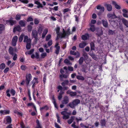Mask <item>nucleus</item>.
I'll list each match as a JSON object with an SVG mask.
<instances>
[{
    "label": "nucleus",
    "mask_w": 128,
    "mask_h": 128,
    "mask_svg": "<svg viewBox=\"0 0 128 128\" xmlns=\"http://www.w3.org/2000/svg\"><path fill=\"white\" fill-rule=\"evenodd\" d=\"M13 18L12 17H10L9 20H6V23L12 26L16 24V21L13 20Z\"/></svg>",
    "instance_id": "f257e3e1"
},
{
    "label": "nucleus",
    "mask_w": 128,
    "mask_h": 128,
    "mask_svg": "<svg viewBox=\"0 0 128 128\" xmlns=\"http://www.w3.org/2000/svg\"><path fill=\"white\" fill-rule=\"evenodd\" d=\"M32 36L35 38L36 40L37 41L38 40V32L36 30H32Z\"/></svg>",
    "instance_id": "f03ea898"
},
{
    "label": "nucleus",
    "mask_w": 128,
    "mask_h": 128,
    "mask_svg": "<svg viewBox=\"0 0 128 128\" xmlns=\"http://www.w3.org/2000/svg\"><path fill=\"white\" fill-rule=\"evenodd\" d=\"M32 78V76L30 74H29L26 75V82L27 86H28Z\"/></svg>",
    "instance_id": "7ed1b4c3"
},
{
    "label": "nucleus",
    "mask_w": 128,
    "mask_h": 128,
    "mask_svg": "<svg viewBox=\"0 0 128 128\" xmlns=\"http://www.w3.org/2000/svg\"><path fill=\"white\" fill-rule=\"evenodd\" d=\"M68 83L69 81L68 80H65L61 83V85L63 87V89L64 90H67L68 89V88L67 86H65L68 85Z\"/></svg>",
    "instance_id": "20e7f679"
},
{
    "label": "nucleus",
    "mask_w": 128,
    "mask_h": 128,
    "mask_svg": "<svg viewBox=\"0 0 128 128\" xmlns=\"http://www.w3.org/2000/svg\"><path fill=\"white\" fill-rule=\"evenodd\" d=\"M18 39V37L16 36L13 37L12 42V44L13 46H16Z\"/></svg>",
    "instance_id": "39448f33"
},
{
    "label": "nucleus",
    "mask_w": 128,
    "mask_h": 128,
    "mask_svg": "<svg viewBox=\"0 0 128 128\" xmlns=\"http://www.w3.org/2000/svg\"><path fill=\"white\" fill-rule=\"evenodd\" d=\"M69 102V99L68 97L66 96L64 98L63 100L62 101V104H66Z\"/></svg>",
    "instance_id": "423d86ee"
},
{
    "label": "nucleus",
    "mask_w": 128,
    "mask_h": 128,
    "mask_svg": "<svg viewBox=\"0 0 128 128\" xmlns=\"http://www.w3.org/2000/svg\"><path fill=\"white\" fill-rule=\"evenodd\" d=\"M31 40L30 38H29L27 36H24V42H26V44L31 42Z\"/></svg>",
    "instance_id": "0eeeda50"
},
{
    "label": "nucleus",
    "mask_w": 128,
    "mask_h": 128,
    "mask_svg": "<svg viewBox=\"0 0 128 128\" xmlns=\"http://www.w3.org/2000/svg\"><path fill=\"white\" fill-rule=\"evenodd\" d=\"M70 34V32L66 31L65 32L64 29H63V33L62 34L61 37L64 38L66 36H68Z\"/></svg>",
    "instance_id": "6e6552de"
},
{
    "label": "nucleus",
    "mask_w": 128,
    "mask_h": 128,
    "mask_svg": "<svg viewBox=\"0 0 128 128\" xmlns=\"http://www.w3.org/2000/svg\"><path fill=\"white\" fill-rule=\"evenodd\" d=\"M102 22L103 26L105 28H107L108 26V23L106 20H102Z\"/></svg>",
    "instance_id": "1a4fd4ad"
},
{
    "label": "nucleus",
    "mask_w": 128,
    "mask_h": 128,
    "mask_svg": "<svg viewBox=\"0 0 128 128\" xmlns=\"http://www.w3.org/2000/svg\"><path fill=\"white\" fill-rule=\"evenodd\" d=\"M107 16L109 18H117V17L114 13L113 14L109 13L107 14Z\"/></svg>",
    "instance_id": "9d476101"
},
{
    "label": "nucleus",
    "mask_w": 128,
    "mask_h": 128,
    "mask_svg": "<svg viewBox=\"0 0 128 128\" xmlns=\"http://www.w3.org/2000/svg\"><path fill=\"white\" fill-rule=\"evenodd\" d=\"M112 4L118 10H120L121 8L120 6L117 4L116 2L114 1L112 2Z\"/></svg>",
    "instance_id": "9b49d317"
},
{
    "label": "nucleus",
    "mask_w": 128,
    "mask_h": 128,
    "mask_svg": "<svg viewBox=\"0 0 128 128\" xmlns=\"http://www.w3.org/2000/svg\"><path fill=\"white\" fill-rule=\"evenodd\" d=\"M106 7L107 10L108 11H110L112 10V6L110 4H106L105 6Z\"/></svg>",
    "instance_id": "f8f14e48"
},
{
    "label": "nucleus",
    "mask_w": 128,
    "mask_h": 128,
    "mask_svg": "<svg viewBox=\"0 0 128 128\" xmlns=\"http://www.w3.org/2000/svg\"><path fill=\"white\" fill-rule=\"evenodd\" d=\"M34 3L37 4L38 6H37V8H42L43 7V6H42V4H41L38 1H35L34 2Z\"/></svg>",
    "instance_id": "ddd939ff"
},
{
    "label": "nucleus",
    "mask_w": 128,
    "mask_h": 128,
    "mask_svg": "<svg viewBox=\"0 0 128 128\" xmlns=\"http://www.w3.org/2000/svg\"><path fill=\"white\" fill-rule=\"evenodd\" d=\"M89 38V35L87 33L85 34L84 35L82 36V40H86Z\"/></svg>",
    "instance_id": "4468645a"
},
{
    "label": "nucleus",
    "mask_w": 128,
    "mask_h": 128,
    "mask_svg": "<svg viewBox=\"0 0 128 128\" xmlns=\"http://www.w3.org/2000/svg\"><path fill=\"white\" fill-rule=\"evenodd\" d=\"M19 24L21 27H24L25 26V21L20 20L19 22Z\"/></svg>",
    "instance_id": "2eb2a0df"
},
{
    "label": "nucleus",
    "mask_w": 128,
    "mask_h": 128,
    "mask_svg": "<svg viewBox=\"0 0 128 128\" xmlns=\"http://www.w3.org/2000/svg\"><path fill=\"white\" fill-rule=\"evenodd\" d=\"M48 32V30L47 28L45 29L44 30L42 35V38H44L45 37Z\"/></svg>",
    "instance_id": "dca6fc26"
},
{
    "label": "nucleus",
    "mask_w": 128,
    "mask_h": 128,
    "mask_svg": "<svg viewBox=\"0 0 128 128\" xmlns=\"http://www.w3.org/2000/svg\"><path fill=\"white\" fill-rule=\"evenodd\" d=\"M80 100L78 99H75L72 101L75 106H76L80 102Z\"/></svg>",
    "instance_id": "f3484780"
},
{
    "label": "nucleus",
    "mask_w": 128,
    "mask_h": 128,
    "mask_svg": "<svg viewBox=\"0 0 128 128\" xmlns=\"http://www.w3.org/2000/svg\"><path fill=\"white\" fill-rule=\"evenodd\" d=\"M8 52L10 54L13 55L14 54V49L12 47H10L9 49Z\"/></svg>",
    "instance_id": "a211bd4d"
},
{
    "label": "nucleus",
    "mask_w": 128,
    "mask_h": 128,
    "mask_svg": "<svg viewBox=\"0 0 128 128\" xmlns=\"http://www.w3.org/2000/svg\"><path fill=\"white\" fill-rule=\"evenodd\" d=\"M86 45V44L85 42H83L80 43L79 45V47L81 48H84Z\"/></svg>",
    "instance_id": "6ab92c4d"
},
{
    "label": "nucleus",
    "mask_w": 128,
    "mask_h": 128,
    "mask_svg": "<svg viewBox=\"0 0 128 128\" xmlns=\"http://www.w3.org/2000/svg\"><path fill=\"white\" fill-rule=\"evenodd\" d=\"M100 123L101 126H105L106 123V120L105 119L101 120L100 121Z\"/></svg>",
    "instance_id": "aec40b11"
},
{
    "label": "nucleus",
    "mask_w": 128,
    "mask_h": 128,
    "mask_svg": "<svg viewBox=\"0 0 128 128\" xmlns=\"http://www.w3.org/2000/svg\"><path fill=\"white\" fill-rule=\"evenodd\" d=\"M21 30V28L20 26H18L15 27L14 29V32H16V31L20 32Z\"/></svg>",
    "instance_id": "412c9836"
},
{
    "label": "nucleus",
    "mask_w": 128,
    "mask_h": 128,
    "mask_svg": "<svg viewBox=\"0 0 128 128\" xmlns=\"http://www.w3.org/2000/svg\"><path fill=\"white\" fill-rule=\"evenodd\" d=\"M10 112L8 110H1L0 112L3 114H8Z\"/></svg>",
    "instance_id": "4be33fe9"
},
{
    "label": "nucleus",
    "mask_w": 128,
    "mask_h": 128,
    "mask_svg": "<svg viewBox=\"0 0 128 128\" xmlns=\"http://www.w3.org/2000/svg\"><path fill=\"white\" fill-rule=\"evenodd\" d=\"M74 116H71L70 118V119L68 120V123L70 124H71L74 120Z\"/></svg>",
    "instance_id": "5701e85b"
},
{
    "label": "nucleus",
    "mask_w": 128,
    "mask_h": 128,
    "mask_svg": "<svg viewBox=\"0 0 128 128\" xmlns=\"http://www.w3.org/2000/svg\"><path fill=\"white\" fill-rule=\"evenodd\" d=\"M64 92L63 91H61L59 93L58 96V99L59 100H60L62 98V95L64 94Z\"/></svg>",
    "instance_id": "b1692460"
},
{
    "label": "nucleus",
    "mask_w": 128,
    "mask_h": 128,
    "mask_svg": "<svg viewBox=\"0 0 128 128\" xmlns=\"http://www.w3.org/2000/svg\"><path fill=\"white\" fill-rule=\"evenodd\" d=\"M122 12H123V16L124 17H126L127 14L126 13L128 12V11L126 9H123L122 10Z\"/></svg>",
    "instance_id": "393cba45"
},
{
    "label": "nucleus",
    "mask_w": 128,
    "mask_h": 128,
    "mask_svg": "<svg viewBox=\"0 0 128 128\" xmlns=\"http://www.w3.org/2000/svg\"><path fill=\"white\" fill-rule=\"evenodd\" d=\"M90 55L92 58L95 60H96L97 59L96 57L95 54L93 52H90L89 54Z\"/></svg>",
    "instance_id": "a878e982"
},
{
    "label": "nucleus",
    "mask_w": 128,
    "mask_h": 128,
    "mask_svg": "<svg viewBox=\"0 0 128 128\" xmlns=\"http://www.w3.org/2000/svg\"><path fill=\"white\" fill-rule=\"evenodd\" d=\"M122 22L124 25L126 27H128V21L126 20L125 19H123L122 20Z\"/></svg>",
    "instance_id": "bb28decb"
},
{
    "label": "nucleus",
    "mask_w": 128,
    "mask_h": 128,
    "mask_svg": "<svg viewBox=\"0 0 128 128\" xmlns=\"http://www.w3.org/2000/svg\"><path fill=\"white\" fill-rule=\"evenodd\" d=\"M77 78L79 80H84V78L81 76L77 75L76 76Z\"/></svg>",
    "instance_id": "cd10ccee"
},
{
    "label": "nucleus",
    "mask_w": 128,
    "mask_h": 128,
    "mask_svg": "<svg viewBox=\"0 0 128 128\" xmlns=\"http://www.w3.org/2000/svg\"><path fill=\"white\" fill-rule=\"evenodd\" d=\"M90 30L92 32H94L95 30V28L94 26V24H90Z\"/></svg>",
    "instance_id": "c85d7f7f"
},
{
    "label": "nucleus",
    "mask_w": 128,
    "mask_h": 128,
    "mask_svg": "<svg viewBox=\"0 0 128 128\" xmlns=\"http://www.w3.org/2000/svg\"><path fill=\"white\" fill-rule=\"evenodd\" d=\"M6 121L8 124H10L12 121L11 118L9 116H7L6 118Z\"/></svg>",
    "instance_id": "c756f323"
},
{
    "label": "nucleus",
    "mask_w": 128,
    "mask_h": 128,
    "mask_svg": "<svg viewBox=\"0 0 128 128\" xmlns=\"http://www.w3.org/2000/svg\"><path fill=\"white\" fill-rule=\"evenodd\" d=\"M38 80L37 78H34V79L31 82L32 84H35L36 83L38 84Z\"/></svg>",
    "instance_id": "7c9ffc66"
},
{
    "label": "nucleus",
    "mask_w": 128,
    "mask_h": 128,
    "mask_svg": "<svg viewBox=\"0 0 128 128\" xmlns=\"http://www.w3.org/2000/svg\"><path fill=\"white\" fill-rule=\"evenodd\" d=\"M34 51V49H32L29 51H28L26 52L25 53V54L26 55L30 54L33 52Z\"/></svg>",
    "instance_id": "2f4dec72"
},
{
    "label": "nucleus",
    "mask_w": 128,
    "mask_h": 128,
    "mask_svg": "<svg viewBox=\"0 0 128 128\" xmlns=\"http://www.w3.org/2000/svg\"><path fill=\"white\" fill-rule=\"evenodd\" d=\"M84 61V58L82 57H80L78 61L79 64L80 65H81L83 63Z\"/></svg>",
    "instance_id": "473e14b6"
},
{
    "label": "nucleus",
    "mask_w": 128,
    "mask_h": 128,
    "mask_svg": "<svg viewBox=\"0 0 128 128\" xmlns=\"http://www.w3.org/2000/svg\"><path fill=\"white\" fill-rule=\"evenodd\" d=\"M74 105L72 102L68 104V106L71 108H74L75 106Z\"/></svg>",
    "instance_id": "72a5a7b5"
},
{
    "label": "nucleus",
    "mask_w": 128,
    "mask_h": 128,
    "mask_svg": "<svg viewBox=\"0 0 128 128\" xmlns=\"http://www.w3.org/2000/svg\"><path fill=\"white\" fill-rule=\"evenodd\" d=\"M90 46L91 50H94V43L91 42L90 43Z\"/></svg>",
    "instance_id": "f704fd0d"
},
{
    "label": "nucleus",
    "mask_w": 128,
    "mask_h": 128,
    "mask_svg": "<svg viewBox=\"0 0 128 128\" xmlns=\"http://www.w3.org/2000/svg\"><path fill=\"white\" fill-rule=\"evenodd\" d=\"M48 109V106L46 105L45 106H44L42 108H40V110L41 111H42L43 110H47Z\"/></svg>",
    "instance_id": "c9c22d12"
},
{
    "label": "nucleus",
    "mask_w": 128,
    "mask_h": 128,
    "mask_svg": "<svg viewBox=\"0 0 128 128\" xmlns=\"http://www.w3.org/2000/svg\"><path fill=\"white\" fill-rule=\"evenodd\" d=\"M36 123L37 126L36 128H42V126L40 123L39 121L38 120H36Z\"/></svg>",
    "instance_id": "e433bc0d"
},
{
    "label": "nucleus",
    "mask_w": 128,
    "mask_h": 128,
    "mask_svg": "<svg viewBox=\"0 0 128 128\" xmlns=\"http://www.w3.org/2000/svg\"><path fill=\"white\" fill-rule=\"evenodd\" d=\"M24 34H22L20 36L19 39V41L20 42H21L22 41L23 38H24Z\"/></svg>",
    "instance_id": "4c0bfd02"
},
{
    "label": "nucleus",
    "mask_w": 128,
    "mask_h": 128,
    "mask_svg": "<svg viewBox=\"0 0 128 128\" xmlns=\"http://www.w3.org/2000/svg\"><path fill=\"white\" fill-rule=\"evenodd\" d=\"M6 66L4 64L2 63L0 64V69L2 70H3Z\"/></svg>",
    "instance_id": "58836bf2"
},
{
    "label": "nucleus",
    "mask_w": 128,
    "mask_h": 128,
    "mask_svg": "<svg viewBox=\"0 0 128 128\" xmlns=\"http://www.w3.org/2000/svg\"><path fill=\"white\" fill-rule=\"evenodd\" d=\"M21 15L20 14H17L16 16L15 19L17 20H19L20 19Z\"/></svg>",
    "instance_id": "ea45409f"
},
{
    "label": "nucleus",
    "mask_w": 128,
    "mask_h": 128,
    "mask_svg": "<svg viewBox=\"0 0 128 128\" xmlns=\"http://www.w3.org/2000/svg\"><path fill=\"white\" fill-rule=\"evenodd\" d=\"M108 34L110 35H113L115 34V31L112 30H110L108 31Z\"/></svg>",
    "instance_id": "a19ab883"
},
{
    "label": "nucleus",
    "mask_w": 128,
    "mask_h": 128,
    "mask_svg": "<svg viewBox=\"0 0 128 128\" xmlns=\"http://www.w3.org/2000/svg\"><path fill=\"white\" fill-rule=\"evenodd\" d=\"M64 62L65 63L68 64L70 65L72 64L70 62V61L67 59H65L64 60Z\"/></svg>",
    "instance_id": "79ce46f5"
},
{
    "label": "nucleus",
    "mask_w": 128,
    "mask_h": 128,
    "mask_svg": "<svg viewBox=\"0 0 128 128\" xmlns=\"http://www.w3.org/2000/svg\"><path fill=\"white\" fill-rule=\"evenodd\" d=\"M97 9L99 10H103L104 9V8L103 6H101L98 5L96 7Z\"/></svg>",
    "instance_id": "37998d69"
},
{
    "label": "nucleus",
    "mask_w": 128,
    "mask_h": 128,
    "mask_svg": "<svg viewBox=\"0 0 128 128\" xmlns=\"http://www.w3.org/2000/svg\"><path fill=\"white\" fill-rule=\"evenodd\" d=\"M31 43V42L26 44V48L27 50H29L30 48Z\"/></svg>",
    "instance_id": "c03bdc74"
},
{
    "label": "nucleus",
    "mask_w": 128,
    "mask_h": 128,
    "mask_svg": "<svg viewBox=\"0 0 128 128\" xmlns=\"http://www.w3.org/2000/svg\"><path fill=\"white\" fill-rule=\"evenodd\" d=\"M42 27L40 26L38 28V30L40 34L42 33Z\"/></svg>",
    "instance_id": "a18cd8bd"
},
{
    "label": "nucleus",
    "mask_w": 128,
    "mask_h": 128,
    "mask_svg": "<svg viewBox=\"0 0 128 128\" xmlns=\"http://www.w3.org/2000/svg\"><path fill=\"white\" fill-rule=\"evenodd\" d=\"M104 9L103 10H100L99 12H97V14L98 16H100L102 13L104 11Z\"/></svg>",
    "instance_id": "49530a36"
},
{
    "label": "nucleus",
    "mask_w": 128,
    "mask_h": 128,
    "mask_svg": "<svg viewBox=\"0 0 128 128\" xmlns=\"http://www.w3.org/2000/svg\"><path fill=\"white\" fill-rule=\"evenodd\" d=\"M69 118V116L68 114H66L63 116L62 118L64 120H66L68 119Z\"/></svg>",
    "instance_id": "de8ad7c7"
},
{
    "label": "nucleus",
    "mask_w": 128,
    "mask_h": 128,
    "mask_svg": "<svg viewBox=\"0 0 128 128\" xmlns=\"http://www.w3.org/2000/svg\"><path fill=\"white\" fill-rule=\"evenodd\" d=\"M27 106H33L35 110L36 111V108L35 106L34 105V104L33 103H29L28 104Z\"/></svg>",
    "instance_id": "09e8293b"
},
{
    "label": "nucleus",
    "mask_w": 128,
    "mask_h": 128,
    "mask_svg": "<svg viewBox=\"0 0 128 128\" xmlns=\"http://www.w3.org/2000/svg\"><path fill=\"white\" fill-rule=\"evenodd\" d=\"M4 26L2 24H0V30H4Z\"/></svg>",
    "instance_id": "8fccbe9b"
},
{
    "label": "nucleus",
    "mask_w": 128,
    "mask_h": 128,
    "mask_svg": "<svg viewBox=\"0 0 128 128\" xmlns=\"http://www.w3.org/2000/svg\"><path fill=\"white\" fill-rule=\"evenodd\" d=\"M20 126L22 128H30L28 127H26L23 122H22L20 123Z\"/></svg>",
    "instance_id": "3c124183"
},
{
    "label": "nucleus",
    "mask_w": 128,
    "mask_h": 128,
    "mask_svg": "<svg viewBox=\"0 0 128 128\" xmlns=\"http://www.w3.org/2000/svg\"><path fill=\"white\" fill-rule=\"evenodd\" d=\"M60 28L59 27H58L55 29V30L56 32V33L57 35H58L59 32L60 30Z\"/></svg>",
    "instance_id": "603ef678"
},
{
    "label": "nucleus",
    "mask_w": 128,
    "mask_h": 128,
    "mask_svg": "<svg viewBox=\"0 0 128 128\" xmlns=\"http://www.w3.org/2000/svg\"><path fill=\"white\" fill-rule=\"evenodd\" d=\"M58 42H57L55 46L56 48V50H60V47L59 46H58Z\"/></svg>",
    "instance_id": "864d4df0"
},
{
    "label": "nucleus",
    "mask_w": 128,
    "mask_h": 128,
    "mask_svg": "<svg viewBox=\"0 0 128 128\" xmlns=\"http://www.w3.org/2000/svg\"><path fill=\"white\" fill-rule=\"evenodd\" d=\"M99 31H100V32L96 34L98 36H101L103 34L102 31L101 29Z\"/></svg>",
    "instance_id": "5fc2aeb1"
},
{
    "label": "nucleus",
    "mask_w": 128,
    "mask_h": 128,
    "mask_svg": "<svg viewBox=\"0 0 128 128\" xmlns=\"http://www.w3.org/2000/svg\"><path fill=\"white\" fill-rule=\"evenodd\" d=\"M71 126L74 128H78L79 127L78 126H76V122H74L72 124Z\"/></svg>",
    "instance_id": "6e6d98bb"
},
{
    "label": "nucleus",
    "mask_w": 128,
    "mask_h": 128,
    "mask_svg": "<svg viewBox=\"0 0 128 128\" xmlns=\"http://www.w3.org/2000/svg\"><path fill=\"white\" fill-rule=\"evenodd\" d=\"M19 1L25 4H27L28 2V0H19Z\"/></svg>",
    "instance_id": "4d7b16f0"
},
{
    "label": "nucleus",
    "mask_w": 128,
    "mask_h": 128,
    "mask_svg": "<svg viewBox=\"0 0 128 128\" xmlns=\"http://www.w3.org/2000/svg\"><path fill=\"white\" fill-rule=\"evenodd\" d=\"M40 22L39 20L37 18H35L34 20V22L36 24H38Z\"/></svg>",
    "instance_id": "13d9d810"
},
{
    "label": "nucleus",
    "mask_w": 128,
    "mask_h": 128,
    "mask_svg": "<svg viewBox=\"0 0 128 128\" xmlns=\"http://www.w3.org/2000/svg\"><path fill=\"white\" fill-rule=\"evenodd\" d=\"M51 38V35L50 34H48L46 36V41H48L49 39H50Z\"/></svg>",
    "instance_id": "bf43d9fd"
},
{
    "label": "nucleus",
    "mask_w": 128,
    "mask_h": 128,
    "mask_svg": "<svg viewBox=\"0 0 128 128\" xmlns=\"http://www.w3.org/2000/svg\"><path fill=\"white\" fill-rule=\"evenodd\" d=\"M10 93L12 96H14L16 94V92L13 89H11L10 90Z\"/></svg>",
    "instance_id": "052dcab7"
},
{
    "label": "nucleus",
    "mask_w": 128,
    "mask_h": 128,
    "mask_svg": "<svg viewBox=\"0 0 128 128\" xmlns=\"http://www.w3.org/2000/svg\"><path fill=\"white\" fill-rule=\"evenodd\" d=\"M76 94L77 93L76 92H73L71 91L70 93V95L71 96H76Z\"/></svg>",
    "instance_id": "680f3d73"
},
{
    "label": "nucleus",
    "mask_w": 128,
    "mask_h": 128,
    "mask_svg": "<svg viewBox=\"0 0 128 128\" xmlns=\"http://www.w3.org/2000/svg\"><path fill=\"white\" fill-rule=\"evenodd\" d=\"M41 56L42 58H44L47 56V54L46 53H43L41 54Z\"/></svg>",
    "instance_id": "e2e57ef3"
},
{
    "label": "nucleus",
    "mask_w": 128,
    "mask_h": 128,
    "mask_svg": "<svg viewBox=\"0 0 128 128\" xmlns=\"http://www.w3.org/2000/svg\"><path fill=\"white\" fill-rule=\"evenodd\" d=\"M61 113L62 115H63V116L66 115L68 114L69 113L68 112L66 111H63L61 112Z\"/></svg>",
    "instance_id": "0e129e2a"
},
{
    "label": "nucleus",
    "mask_w": 128,
    "mask_h": 128,
    "mask_svg": "<svg viewBox=\"0 0 128 128\" xmlns=\"http://www.w3.org/2000/svg\"><path fill=\"white\" fill-rule=\"evenodd\" d=\"M83 56L86 59H87L88 58L87 54L86 52H84L83 54Z\"/></svg>",
    "instance_id": "69168bd1"
},
{
    "label": "nucleus",
    "mask_w": 128,
    "mask_h": 128,
    "mask_svg": "<svg viewBox=\"0 0 128 128\" xmlns=\"http://www.w3.org/2000/svg\"><path fill=\"white\" fill-rule=\"evenodd\" d=\"M21 68L22 70H26V66L22 65L21 66Z\"/></svg>",
    "instance_id": "338daca9"
},
{
    "label": "nucleus",
    "mask_w": 128,
    "mask_h": 128,
    "mask_svg": "<svg viewBox=\"0 0 128 128\" xmlns=\"http://www.w3.org/2000/svg\"><path fill=\"white\" fill-rule=\"evenodd\" d=\"M33 20V19L31 16L29 17L27 20V21L28 22L32 21Z\"/></svg>",
    "instance_id": "774afa93"
}]
</instances>
